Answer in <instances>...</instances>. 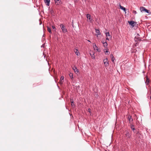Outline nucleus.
Instances as JSON below:
<instances>
[{
	"label": "nucleus",
	"mask_w": 151,
	"mask_h": 151,
	"mask_svg": "<svg viewBox=\"0 0 151 151\" xmlns=\"http://www.w3.org/2000/svg\"><path fill=\"white\" fill-rule=\"evenodd\" d=\"M96 35L97 36H98V35H100V31L99 30L96 29Z\"/></svg>",
	"instance_id": "nucleus-13"
},
{
	"label": "nucleus",
	"mask_w": 151,
	"mask_h": 151,
	"mask_svg": "<svg viewBox=\"0 0 151 151\" xmlns=\"http://www.w3.org/2000/svg\"><path fill=\"white\" fill-rule=\"evenodd\" d=\"M105 42L104 41H102L101 42L103 44L104 43H105Z\"/></svg>",
	"instance_id": "nucleus-30"
},
{
	"label": "nucleus",
	"mask_w": 151,
	"mask_h": 151,
	"mask_svg": "<svg viewBox=\"0 0 151 151\" xmlns=\"http://www.w3.org/2000/svg\"><path fill=\"white\" fill-rule=\"evenodd\" d=\"M129 24L131 25L134 27V22L133 21H128V22Z\"/></svg>",
	"instance_id": "nucleus-11"
},
{
	"label": "nucleus",
	"mask_w": 151,
	"mask_h": 151,
	"mask_svg": "<svg viewBox=\"0 0 151 151\" xmlns=\"http://www.w3.org/2000/svg\"><path fill=\"white\" fill-rule=\"evenodd\" d=\"M93 48L94 50H96L98 52H100L101 51L100 49L98 48L96 44L93 46Z\"/></svg>",
	"instance_id": "nucleus-5"
},
{
	"label": "nucleus",
	"mask_w": 151,
	"mask_h": 151,
	"mask_svg": "<svg viewBox=\"0 0 151 151\" xmlns=\"http://www.w3.org/2000/svg\"><path fill=\"white\" fill-rule=\"evenodd\" d=\"M45 3L46 4V5L47 6H49L50 5V0H44Z\"/></svg>",
	"instance_id": "nucleus-10"
},
{
	"label": "nucleus",
	"mask_w": 151,
	"mask_h": 151,
	"mask_svg": "<svg viewBox=\"0 0 151 151\" xmlns=\"http://www.w3.org/2000/svg\"><path fill=\"white\" fill-rule=\"evenodd\" d=\"M146 80L145 82V83L146 85H148L149 82H150V80L149 78H148V77L147 76H146Z\"/></svg>",
	"instance_id": "nucleus-14"
},
{
	"label": "nucleus",
	"mask_w": 151,
	"mask_h": 151,
	"mask_svg": "<svg viewBox=\"0 0 151 151\" xmlns=\"http://www.w3.org/2000/svg\"><path fill=\"white\" fill-rule=\"evenodd\" d=\"M88 110H89V113H90L91 112V111H90V109H88Z\"/></svg>",
	"instance_id": "nucleus-31"
},
{
	"label": "nucleus",
	"mask_w": 151,
	"mask_h": 151,
	"mask_svg": "<svg viewBox=\"0 0 151 151\" xmlns=\"http://www.w3.org/2000/svg\"><path fill=\"white\" fill-rule=\"evenodd\" d=\"M108 52V51L107 50L105 52Z\"/></svg>",
	"instance_id": "nucleus-33"
},
{
	"label": "nucleus",
	"mask_w": 151,
	"mask_h": 151,
	"mask_svg": "<svg viewBox=\"0 0 151 151\" xmlns=\"http://www.w3.org/2000/svg\"><path fill=\"white\" fill-rule=\"evenodd\" d=\"M72 69L74 70L75 73H77L79 72L78 71V69L75 66H74L72 67Z\"/></svg>",
	"instance_id": "nucleus-8"
},
{
	"label": "nucleus",
	"mask_w": 151,
	"mask_h": 151,
	"mask_svg": "<svg viewBox=\"0 0 151 151\" xmlns=\"http://www.w3.org/2000/svg\"><path fill=\"white\" fill-rule=\"evenodd\" d=\"M110 57L111 59V60L113 62L114 61V60H115V58H114V56L112 54H111L110 55Z\"/></svg>",
	"instance_id": "nucleus-18"
},
{
	"label": "nucleus",
	"mask_w": 151,
	"mask_h": 151,
	"mask_svg": "<svg viewBox=\"0 0 151 151\" xmlns=\"http://www.w3.org/2000/svg\"><path fill=\"white\" fill-rule=\"evenodd\" d=\"M91 56V57L93 59H95V56L94 55V53L92 55H91V54H90Z\"/></svg>",
	"instance_id": "nucleus-24"
},
{
	"label": "nucleus",
	"mask_w": 151,
	"mask_h": 151,
	"mask_svg": "<svg viewBox=\"0 0 151 151\" xmlns=\"http://www.w3.org/2000/svg\"><path fill=\"white\" fill-rule=\"evenodd\" d=\"M133 13L135 14H136L137 13L136 11L134 10L133 11Z\"/></svg>",
	"instance_id": "nucleus-28"
},
{
	"label": "nucleus",
	"mask_w": 151,
	"mask_h": 151,
	"mask_svg": "<svg viewBox=\"0 0 151 151\" xmlns=\"http://www.w3.org/2000/svg\"><path fill=\"white\" fill-rule=\"evenodd\" d=\"M106 36L107 37L106 38V40H109V38H111V37L109 33V32H107L106 33Z\"/></svg>",
	"instance_id": "nucleus-6"
},
{
	"label": "nucleus",
	"mask_w": 151,
	"mask_h": 151,
	"mask_svg": "<svg viewBox=\"0 0 151 151\" xmlns=\"http://www.w3.org/2000/svg\"><path fill=\"white\" fill-rule=\"evenodd\" d=\"M74 1L75 2H77L78 1V0H74Z\"/></svg>",
	"instance_id": "nucleus-29"
},
{
	"label": "nucleus",
	"mask_w": 151,
	"mask_h": 151,
	"mask_svg": "<svg viewBox=\"0 0 151 151\" xmlns=\"http://www.w3.org/2000/svg\"><path fill=\"white\" fill-rule=\"evenodd\" d=\"M69 76H70V77L72 79H73V73H70L69 74Z\"/></svg>",
	"instance_id": "nucleus-20"
},
{
	"label": "nucleus",
	"mask_w": 151,
	"mask_h": 151,
	"mask_svg": "<svg viewBox=\"0 0 151 151\" xmlns=\"http://www.w3.org/2000/svg\"><path fill=\"white\" fill-rule=\"evenodd\" d=\"M139 34H137L136 36L135 37V40H138V41H141V39H140V37H139Z\"/></svg>",
	"instance_id": "nucleus-7"
},
{
	"label": "nucleus",
	"mask_w": 151,
	"mask_h": 151,
	"mask_svg": "<svg viewBox=\"0 0 151 151\" xmlns=\"http://www.w3.org/2000/svg\"><path fill=\"white\" fill-rule=\"evenodd\" d=\"M88 42H90V43H91V42L90 40H88Z\"/></svg>",
	"instance_id": "nucleus-32"
},
{
	"label": "nucleus",
	"mask_w": 151,
	"mask_h": 151,
	"mask_svg": "<svg viewBox=\"0 0 151 151\" xmlns=\"http://www.w3.org/2000/svg\"><path fill=\"white\" fill-rule=\"evenodd\" d=\"M71 105L72 107H74L75 105L74 104L73 101H71Z\"/></svg>",
	"instance_id": "nucleus-25"
},
{
	"label": "nucleus",
	"mask_w": 151,
	"mask_h": 151,
	"mask_svg": "<svg viewBox=\"0 0 151 151\" xmlns=\"http://www.w3.org/2000/svg\"><path fill=\"white\" fill-rule=\"evenodd\" d=\"M131 128L132 129V130H133V131L135 130V129L134 128V126L133 125L131 124Z\"/></svg>",
	"instance_id": "nucleus-21"
},
{
	"label": "nucleus",
	"mask_w": 151,
	"mask_h": 151,
	"mask_svg": "<svg viewBox=\"0 0 151 151\" xmlns=\"http://www.w3.org/2000/svg\"><path fill=\"white\" fill-rule=\"evenodd\" d=\"M103 62L105 66H107L109 65V62L107 58H106L103 60Z\"/></svg>",
	"instance_id": "nucleus-2"
},
{
	"label": "nucleus",
	"mask_w": 151,
	"mask_h": 151,
	"mask_svg": "<svg viewBox=\"0 0 151 151\" xmlns=\"http://www.w3.org/2000/svg\"><path fill=\"white\" fill-rule=\"evenodd\" d=\"M125 135L126 136V137H127L128 138H129L131 136L129 133L127 131L126 132V133L125 134Z\"/></svg>",
	"instance_id": "nucleus-16"
},
{
	"label": "nucleus",
	"mask_w": 151,
	"mask_h": 151,
	"mask_svg": "<svg viewBox=\"0 0 151 151\" xmlns=\"http://www.w3.org/2000/svg\"><path fill=\"white\" fill-rule=\"evenodd\" d=\"M64 77L63 76H61L60 81V84H61L63 83V80L64 79Z\"/></svg>",
	"instance_id": "nucleus-15"
},
{
	"label": "nucleus",
	"mask_w": 151,
	"mask_h": 151,
	"mask_svg": "<svg viewBox=\"0 0 151 151\" xmlns=\"http://www.w3.org/2000/svg\"><path fill=\"white\" fill-rule=\"evenodd\" d=\"M144 12H146L148 14H150L151 13V12H150V11L149 10L147 9H145Z\"/></svg>",
	"instance_id": "nucleus-26"
},
{
	"label": "nucleus",
	"mask_w": 151,
	"mask_h": 151,
	"mask_svg": "<svg viewBox=\"0 0 151 151\" xmlns=\"http://www.w3.org/2000/svg\"><path fill=\"white\" fill-rule=\"evenodd\" d=\"M119 7L120 8L122 9V10H123L125 12L126 11V9L125 7H123V6H121V5L120 4L119 5Z\"/></svg>",
	"instance_id": "nucleus-17"
},
{
	"label": "nucleus",
	"mask_w": 151,
	"mask_h": 151,
	"mask_svg": "<svg viewBox=\"0 0 151 151\" xmlns=\"http://www.w3.org/2000/svg\"><path fill=\"white\" fill-rule=\"evenodd\" d=\"M103 45L104 47H106L107 46V43L106 42H105V43H104Z\"/></svg>",
	"instance_id": "nucleus-23"
},
{
	"label": "nucleus",
	"mask_w": 151,
	"mask_h": 151,
	"mask_svg": "<svg viewBox=\"0 0 151 151\" xmlns=\"http://www.w3.org/2000/svg\"><path fill=\"white\" fill-rule=\"evenodd\" d=\"M86 17L89 22H91L93 19H92L91 18L90 15L89 14H87L86 15Z\"/></svg>",
	"instance_id": "nucleus-3"
},
{
	"label": "nucleus",
	"mask_w": 151,
	"mask_h": 151,
	"mask_svg": "<svg viewBox=\"0 0 151 151\" xmlns=\"http://www.w3.org/2000/svg\"><path fill=\"white\" fill-rule=\"evenodd\" d=\"M52 28L53 29H54L55 30V31L56 30V28L55 26H52Z\"/></svg>",
	"instance_id": "nucleus-27"
},
{
	"label": "nucleus",
	"mask_w": 151,
	"mask_h": 151,
	"mask_svg": "<svg viewBox=\"0 0 151 151\" xmlns=\"http://www.w3.org/2000/svg\"><path fill=\"white\" fill-rule=\"evenodd\" d=\"M60 27L63 33H65L67 32V29L65 28V27L63 24H60Z\"/></svg>",
	"instance_id": "nucleus-1"
},
{
	"label": "nucleus",
	"mask_w": 151,
	"mask_h": 151,
	"mask_svg": "<svg viewBox=\"0 0 151 151\" xmlns=\"http://www.w3.org/2000/svg\"><path fill=\"white\" fill-rule=\"evenodd\" d=\"M76 51H74V52L75 53V54L77 55H80V53L78 50L77 49H76Z\"/></svg>",
	"instance_id": "nucleus-19"
},
{
	"label": "nucleus",
	"mask_w": 151,
	"mask_h": 151,
	"mask_svg": "<svg viewBox=\"0 0 151 151\" xmlns=\"http://www.w3.org/2000/svg\"><path fill=\"white\" fill-rule=\"evenodd\" d=\"M56 5H59L61 4V0H54Z\"/></svg>",
	"instance_id": "nucleus-4"
},
{
	"label": "nucleus",
	"mask_w": 151,
	"mask_h": 151,
	"mask_svg": "<svg viewBox=\"0 0 151 151\" xmlns=\"http://www.w3.org/2000/svg\"><path fill=\"white\" fill-rule=\"evenodd\" d=\"M145 8L143 6H142L140 7V10L141 12H144Z\"/></svg>",
	"instance_id": "nucleus-12"
},
{
	"label": "nucleus",
	"mask_w": 151,
	"mask_h": 151,
	"mask_svg": "<svg viewBox=\"0 0 151 151\" xmlns=\"http://www.w3.org/2000/svg\"><path fill=\"white\" fill-rule=\"evenodd\" d=\"M47 30L50 33H52L50 28L48 27H47Z\"/></svg>",
	"instance_id": "nucleus-22"
},
{
	"label": "nucleus",
	"mask_w": 151,
	"mask_h": 151,
	"mask_svg": "<svg viewBox=\"0 0 151 151\" xmlns=\"http://www.w3.org/2000/svg\"><path fill=\"white\" fill-rule=\"evenodd\" d=\"M128 119L129 121V123L131 124L132 122L133 121V119L132 118V117L131 116H129L128 117Z\"/></svg>",
	"instance_id": "nucleus-9"
}]
</instances>
